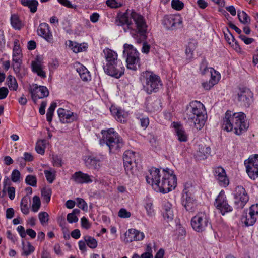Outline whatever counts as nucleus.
<instances>
[{"label": "nucleus", "mask_w": 258, "mask_h": 258, "mask_svg": "<svg viewBox=\"0 0 258 258\" xmlns=\"http://www.w3.org/2000/svg\"><path fill=\"white\" fill-rule=\"evenodd\" d=\"M182 22V18L179 15H166L162 20V24L167 29L173 30Z\"/></svg>", "instance_id": "obj_15"}, {"label": "nucleus", "mask_w": 258, "mask_h": 258, "mask_svg": "<svg viewBox=\"0 0 258 258\" xmlns=\"http://www.w3.org/2000/svg\"><path fill=\"white\" fill-rule=\"evenodd\" d=\"M105 63L103 68L104 72L115 78H119L124 74V67L121 60L118 59L116 52L109 48L103 50Z\"/></svg>", "instance_id": "obj_5"}, {"label": "nucleus", "mask_w": 258, "mask_h": 258, "mask_svg": "<svg viewBox=\"0 0 258 258\" xmlns=\"http://www.w3.org/2000/svg\"><path fill=\"white\" fill-rule=\"evenodd\" d=\"M171 6L174 9L180 11L183 9L184 4L180 0H172Z\"/></svg>", "instance_id": "obj_46"}, {"label": "nucleus", "mask_w": 258, "mask_h": 258, "mask_svg": "<svg viewBox=\"0 0 258 258\" xmlns=\"http://www.w3.org/2000/svg\"><path fill=\"white\" fill-rule=\"evenodd\" d=\"M84 240L89 248L94 249L97 247V241L94 237L90 236H85L84 237Z\"/></svg>", "instance_id": "obj_36"}, {"label": "nucleus", "mask_w": 258, "mask_h": 258, "mask_svg": "<svg viewBox=\"0 0 258 258\" xmlns=\"http://www.w3.org/2000/svg\"><path fill=\"white\" fill-rule=\"evenodd\" d=\"M124 167L127 174L130 175L133 174L134 165L124 164Z\"/></svg>", "instance_id": "obj_64"}, {"label": "nucleus", "mask_w": 258, "mask_h": 258, "mask_svg": "<svg viewBox=\"0 0 258 258\" xmlns=\"http://www.w3.org/2000/svg\"><path fill=\"white\" fill-rule=\"evenodd\" d=\"M76 70L83 81H87L90 80L91 76L89 72L85 67L81 64H78Z\"/></svg>", "instance_id": "obj_27"}, {"label": "nucleus", "mask_w": 258, "mask_h": 258, "mask_svg": "<svg viewBox=\"0 0 258 258\" xmlns=\"http://www.w3.org/2000/svg\"><path fill=\"white\" fill-rule=\"evenodd\" d=\"M124 242L130 243L134 241H141L145 238L144 233L135 229H130L125 234Z\"/></svg>", "instance_id": "obj_19"}, {"label": "nucleus", "mask_w": 258, "mask_h": 258, "mask_svg": "<svg viewBox=\"0 0 258 258\" xmlns=\"http://www.w3.org/2000/svg\"><path fill=\"white\" fill-rule=\"evenodd\" d=\"M218 83L217 78L213 79V80H210L209 81L203 82L202 83V86L203 88L207 90H210L214 85Z\"/></svg>", "instance_id": "obj_43"}, {"label": "nucleus", "mask_w": 258, "mask_h": 258, "mask_svg": "<svg viewBox=\"0 0 258 258\" xmlns=\"http://www.w3.org/2000/svg\"><path fill=\"white\" fill-rule=\"evenodd\" d=\"M246 171L250 178L255 180L258 178V154L250 156L244 161Z\"/></svg>", "instance_id": "obj_10"}, {"label": "nucleus", "mask_w": 258, "mask_h": 258, "mask_svg": "<svg viewBox=\"0 0 258 258\" xmlns=\"http://www.w3.org/2000/svg\"><path fill=\"white\" fill-rule=\"evenodd\" d=\"M182 204L187 211L191 212L194 210L195 204L188 187H185L183 190Z\"/></svg>", "instance_id": "obj_18"}, {"label": "nucleus", "mask_w": 258, "mask_h": 258, "mask_svg": "<svg viewBox=\"0 0 258 258\" xmlns=\"http://www.w3.org/2000/svg\"><path fill=\"white\" fill-rule=\"evenodd\" d=\"M214 206L222 215L232 211V207L228 203L226 196L223 190L221 191L215 199Z\"/></svg>", "instance_id": "obj_12"}, {"label": "nucleus", "mask_w": 258, "mask_h": 258, "mask_svg": "<svg viewBox=\"0 0 258 258\" xmlns=\"http://www.w3.org/2000/svg\"><path fill=\"white\" fill-rule=\"evenodd\" d=\"M103 159V157L100 158L91 156H87L84 159L86 166L89 168L98 169L100 167V162Z\"/></svg>", "instance_id": "obj_22"}, {"label": "nucleus", "mask_w": 258, "mask_h": 258, "mask_svg": "<svg viewBox=\"0 0 258 258\" xmlns=\"http://www.w3.org/2000/svg\"><path fill=\"white\" fill-rule=\"evenodd\" d=\"M37 33L39 36L43 38L47 42L49 43L53 42L52 34L47 23H42L40 24L37 29Z\"/></svg>", "instance_id": "obj_20"}, {"label": "nucleus", "mask_w": 258, "mask_h": 258, "mask_svg": "<svg viewBox=\"0 0 258 258\" xmlns=\"http://www.w3.org/2000/svg\"><path fill=\"white\" fill-rule=\"evenodd\" d=\"M110 110L112 114L115 116L117 120L121 122L124 121L125 114L121 110L115 107H111Z\"/></svg>", "instance_id": "obj_30"}, {"label": "nucleus", "mask_w": 258, "mask_h": 258, "mask_svg": "<svg viewBox=\"0 0 258 258\" xmlns=\"http://www.w3.org/2000/svg\"><path fill=\"white\" fill-rule=\"evenodd\" d=\"M57 113L60 121L63 123L72 122L76 120L77 117L76 113L61 108L58 109Z\"/></svg>", "instance_id": "obj_21"}, {"label": "nucleus", "mask_w": 258, "mask_h": 258, "mask_svg": "<svg viewBox=\"0 0 258 258\" xmlns=\"http://www.w3.org/2000/svg\"><path fill=\"white\" fill-rule=\"evenodd\" d=\"M11 24L13 28L16 30H20L22 27L21 21L19 17L16 14H13L11 17Z\"/></svg>", "instance_id": "obj_32"}, {"label": "nucleus", "mask_w": 258, "mask_h": 258, "mask_svg": "<svg viewBox=\"0 0 258 258\" xmlns=\"http://www.w3.org/2000/svg\"><path fill=\"white\" fill-rule=\"evenodd\" d=\"M31 66L32 71L34 73H36L38 76L42 78L46 77V73L43 70L44 66L40 61L36 60V61H32Z\"/></svg>", "instance_id": "obj_24"}, {"label": "nucleus", "mask_w": 258, "mask_h": 258, "mask_svg": "<svg viewBox=\"0 0 258 258\" xmlns=\"http://www.w3.org/2000/svg\"><path fill=\"white\" fill-rule=\"evenodd\" d=\"M25 182L27 184L35 187L37 185L36 177L31 175H27L25 179Z\"/></svg>", "instance_id": "obj_44"}, {"label": "nucleus", "mask_w": 258, "mask_h": 258, "mask_svg": "<svg viewBox=\"0 0 258 258\" xmlns=\"http://www.w3.org/2000/svg\"><path fill=\"white\" fill-rule=\"evenodd\" d=\"M123 55L126 58L127 68L136 71L140 67L139 53L132 45L124 44L123 45Z\"/></svg>", "instance_id": "obj_7"}, {"label": "nucleus", "mask_w": 258, "mask_h": 258, "mask_svg": "<svg viewBox=\"0 0 258 258\" xmlns=\"http://www.w3.org/2000/svg\"><path fill=\"white\" fill-rule=\"evenodd\" d=\"M178 139L181 142H185L187 140V136L185 132L181 128H178L176 132Z\"/></svg>", "instance_id": "obj_45"}, {"label": "nucleus", "mask_w": 258, "mask_h": 258, "mask_svg": "<svg viewBox=\"0 0 258 258\" xmlns=\"http://www.w3.org/2000/svg\"><path fill=\"white\" fill-rule=\"evenodd\" d=\"M41 202L40 198L37 196H35L33 198V203L32 205V210L34 212H37L40 208Z\"/></svg>", "instance_id": "obj_41"}, {"label": "nucleus", "mask_w": 258, "mask_h": 258, "mask_svg": "<svg viewBox=\"0 0 258 258\" xmlns=\"http://www.w3.org/2000/svg\"><path fill=\"white\" fill-rule=\"evenodd\" d=\"M145 208L147 211V214L149 216H152L154 213L153 204L151 202H147L145 204Z\"/></svg>", "instance_id": "obj_54"}, {"label": "nucleus", "mask_w": 258, "mask_h": 258, "mask_svg": "<svg viewBox=\"0 0 258 258\" xmlns=\"http://www.w3.org/2000/svg\"><path fill=\"white\" fill-rule=\"evenodd\" d=\"M118 216L122 218H127L131 216V213L125 209L121 208L118 213Z\"/></svg>", "instance_id": "obj_48"}, {"label": "nucleus", "mask_w": 258, "mask_h": 258, "mask_svg": "<svg viewBox=\"0 0 258 258\" xmlns=\"http://www.w3.org/2000/svg\"><path fill=\"white\" fill-rule=\"evenodd\" d=\"M76 200L77 202L78 206L80 208L83 210L87 209V206L86 203L83 199L78 198H77Z\"/></svg>", "instance_id": "obj_56"}, {"label": "nucleus", "mask_w": 258, "mask_h": 258, "mask_svg": "<svg viewBox=\"0 0 258 258\" xmlns=\"http://www.w3.org/2000/svg\"><path fill=\"white\" fill-rule=\"evenodd\" d=\"M20 172L17 169L14 170L11 174V179L14 182H17L20 181Z\"/></svg>", "instance_id": "obj_49"}, {"label": "nucleus", "mask_w": 258, "mask_h": 258, "mask_svg": "<svg viewBox=\"0 0 258 258\" xmlns=\"http://www.w3.org/2000/svg\"><path fill=\"white\" fill-rule=\"evenodd\" d=\"M21 4L26 7H28L31 13L37 11L38 2L37 0H21Z\"/></svg>", "instance_id": "obj_28"}, {"label": "nucleus", "mask_w": 258, "mask_h": 258, "mask_svg": "<svg viewBox=\"0 0 258 258\" xmlns=\"http://www.w3.org/2000/svg\"><path fill=\"white\" fill-rule=\"evenodd\" d=\"M67 220L69 223H76L78 221V218L76 215L69 213L67 216Z\"/></svg>", "instance_id": "obj_55"}, {"label": "nucleus", "mask_w": 258, "mask_h": 258, "mask_svg": "<svg viewBox=\"0 0 258 258\" xmlns=\"http://www.w3.org/2000/svg\"><path fill=\"white\" fill-rule=\"evenodd\" d=\"M237 16L241 23L245 24L250 22V18L245 12L238 11Z\"/></svg>", "instance_id": "obj_38"}, {"label": "nucleus", "mask_w": 258, "mask_h": 258, "mask_svg": "<svg viewBox=\"0 0 258 258\" xmlns=\"http://www.w3.org/2000/svg\"><path fill=\"white\" fill-rule=\"evenodd\" d=\"M7 84L10 90L16 91L17 90L18 85L16 78L14 76L12 75L8 76Z\"/></svg>", "instance_id": "obj_35"}, {"label": "nucleus", "mask_w": 258, "mask_h": 258, "mask_svg": "<svg viewBox=\"0 0 258 258\" xmlns=\"http://www.w3.org/2000/svg\"><path fill=\"white\" fill-rule=\"evenodd\" d=\"M69 46L75 53H78L84 50H85L87 48V44L83 43L79 44L76 42L69 41Z\"/></svg>", "instance_id": "obj_29"}, {"label": "nucleus", "mask_w": 258, "mask_h": 258, "mask_svg": "<svg viewBox=\"0 0 258 258\" xmlns=\"http://www.w3.org/2000/svg\"><path fill=\"white\" fill-rule=\"evenodd\" d=\"M143 90L148 94L158 92L163 84L160 77L151 71H145L140 77Z\"/></svg>", "instance_id": "obj_6"}, {"label": "nucleus", "mask_w": 258, "mask_h": 258, "mask_svg": "<svg viewBox=\"0 0 258 258\" xmlns=\"http://www.w3.org/2000/svg\"><path fill=\"white\" fill-rule=\"evenodd\" d=\"M106 4L111 8H117L121 6V4L118 3L116 0H107Z\"/></svg>", "instance_id": "obj_53"}, {"label": "nucleus", "mask_w": 258, "mask_h": 258, "mask_svg": "<svg viewBox=\"0 0 258 258\" xmlns=\"http://www.w3.org/2000/svg\"><path fill=\"white\" fill-rule=\"evenodd\" d=\"M224 34L226 40L229 44L233 43L235 39L228 29L226 30V32H224Z\"/></svg>", "instance_id": "obj_47"}, {"label": "nucleus", "mask_w": 258, "mask_h": 258, "mask_svg": "<svg viewBox=\"0 0 258 258\" xmlns=\"http://www.w3.org/2000/svg\"><path fill=\"white\" fill-rule=\"evenodd\" d=\"M38 218L41 224L44 225L48 223L49 220V215L46 212H41L38 214Z\"/></svg>", "instance_id": "obj_42"}, {"label": "nucleus", "mask_w": 258, "mask_h": 258, "mask_svg": "<svg viewBox=\"0 0 258 258\" xmlns=\"http://www.w3.org/2000/svg\"><path fill=\"white\" fill-rule=\"evenodd\" d=\"M52 189L50 188L44 187L41 190V195L43 202L48 204L51 199Z\"/></svg>", "instance_id": "obj_34"}, {"label": "nucleus", "mask_w": 258, "mask_h": 258, "mask_svg": "<svg viewBox=\"0 0 258 258\" xmlns=\"http://www.w3.org/2000/svg\"><path fill=\"white\" fill-rule=\"evenodd\" d=\"M239 37L244 42L245 44L247 45L250 44L254 41V39L253 38L247 37L244 35H240Z\"/></svg>", "instance_id": "obj_58"}, {"label": "nucleus", "mask_w": 258, "mask_h": 258, "mask_svg": "<svg viewBox=\"0 0 258 258\" xmlns=\"http://www.w3.org/2000/svg\"><path fill=\"white\" fill-rule=\"evenodd\" d=\"M9 93L7 88L2 87L0 88V100L6 98Z\"/></svg>", "instance_id": "obj_57"}, {"label": "nucleus", "mask_w": 258, "mask_h": 258, "mask_svg": "<svg viewBox=\"0 0 258 258\" xmlns=\"http://www.w3.org/2000/svg\"><path fill=\"white\" fill-rule=\"evenodd\" d=\"M249 213L258 217V204L252 205L249 208Z\"/></svg>", "instance_id": "obj_60"}, {"label": "nucleus", "mask_w": 258, "mask_h": 258, "mask_svg": "<svg viewBox=\"0 0 258 258\" xmlns=\"http://www.w3.org/2000/svg\"><path fill=\"white\" fill-rule=\"evenodd\" d=\"M32 99L36 101L38 99H43L49 95V92L47 88L44 86H38L37 84H33L30 89Z\"/></svg>", "instance_id": "obj_14"}, {"label": "nucleus", "mask_w": 258, "mask_h": 258, "mask_svg": "<svg viewBox=\"0 0 258 258\" xmlns=\"http://www.w3.org/2000/svg\"><path fill=\"white\" fill-rule=\"evenodd\" d=\"M214 176L219 184L223 187H226L229 184V179L225 170L221 167H217L214 169Z\"/></svg>", "instance_id": "obj_16"}, {"label": "nucleus", "mask_w": 258, "mask_h": 258, "mask_svg": "<svg viewBox=\"0 0 258 258\" xmlns=\"http://www.w3.org/2000/svg\"><path fill=\"white\" fill-rule=\"evenodd\" d=\"M140 123L141 126L146 128L149 124V119L148 117H143L140 119Z\"/></svg>", "instance_id": "obj_61"}, {"label": "nucleus", "mask_w": 258, "mask_h": 258, "mask_svg": "<svg viewBox=\"0 0 258 258\" xmlns=\"http://www.w3.org/2000/svg\"><path fill=\"white\" fill-rule=\"evenodd\" d=\"M191 225L193 229L198 232H202L210 225L208 215L205 212H199L191 220Z\"/></svg>", "instance_id": "obj_8"}, {"label": "nucleus", "mask_w": 258, "mask_h": 258, "mask_svg": "<svg viewBox=\"0 0 258 258\" xmlns=\"http://www.w3.org/2000/svg\"><path fill=\"white\" fill-rule=\"evenodd\" d=\"M23 253L24 256H28L33 253L35 250L34 247L29 242L23 243Z\"/></svg>", "instance_id": "obj_33"}, {"label": "nucleus", "mask_w": 258, "mask_h": 258, "mask_svg": "<svg viewBox=\"0 0 258 258\" xmlns=\"http://www.w3.org/2000/svg\"><path fill=\"white\" fill-rule=\"evenodd\" d=\"M222 126L225 131H233L236 135H240L247 130L249 123L246 121V115L244 113H232L228 110L223 119Z\"/></svg>", "instance_id": "obj_3"}, {"label": "nucleus", "mask_w": 258, "mask_h": 258, "mask_svg": "<svg viewBox=\"0 0 258 258\" xmlns=\"http://www.w3.org/2000/svg\"><path fill=\"white\" fill-rule=\"evenodd\" d=\"M197 46V43L195 40H190L185 49V54L187 59H191L193 58L194 51Z\"/></svg>", "instance_id": "obj_26"}, {"label": "nucleus", "mask_w": 258, "mask_h": 258, "mask_svg": "<svg viewBox=\"0 0 258 258\" xmlns=\"http://www.w3.org/2000/svg\"><path fill=\"white\" fill-rule=\"evenodd\" d=\"M138 155L135 152L132 150H127L125 151L123 156V160H127L135 162L137 156Z\"/></svg>", "instance_id": "obj_37"}, {"label": "nucleus", "mask_w": 258, "mask_h": 258, "mask_svg": "<svg viewBox=\"0 0 258 258\" xmlns=\"http://www.w3.org/2000/svg\"><path fill=\"white\" fill-rule=\"evenodd\" d=\"M44 173L45 174V177L47 180V181L52 183L54 181L55 179L56 176V172L54 170H45L44 171Z\"/></svg>", "instance_id": "obj_39"}, {"label": "nucleus", "mask_w": 258, "mask_h": 258, "mask_svg": "<svg viewBox=\"0 0 258 258\" xmlns=\"http://www.w3.org/2000/svg\"><path fill=\"white\" fill-rule=\"evenodd\" d=\"M101 133L102 135L101 143L106 144V145L112 144L117 145L123 144L121 137L113 128H110L107 130H102Z\"/></svg>", "instance_id": "obj_9"}, {"label": "nucleus", "mask_w": 258, "mask_h": 258, "mask_svg": "<svg viewBox=\"0 0 258 258\" xmlns=\"http://www.w3.org/2000/svg\"><path fill=\"white\" fill-rule=\"evenodd\" d=\"M18 42H19L18 40L15 41L14 46L13 48V53H16V55H20L21 50Z\"/></svg>", "instance_id": "obj_59"}, {"label": "nucleus", "mask_w": 258, "mask_h": 258, "mask_svg": "<svg viewBox=\"0 0 258 258\" xmlns=\"http://www.w3.org/2000/svg\"><path fill=\"white\" fill-rule=\"evenodd\" d=\"M211 148L209 146H200L194 153L195 158L198 160H205L210 155Z\"/></svg>", "instance_id": "obj_23"}, {"label": "nucleus", "mask_w": 258, "mask_h": 258, "mask_svg": "<svg viewBox=\"0 0 258 258\" xmlns=\"http://www.w3.org/2000/svg\"><path fill=\"white\" fill-rule=\"evenodd\" d=\"M81 227L85 229H88L91 227V224L88 220L85 217H83L81 219Z\"/></svg>", "instance_id": "obj_51"}, {"label": "nucleus", "mask_w": 258, "mask_h": 258, "mask_svg": "<svg viewBox=\"0 0 258 258\" xmlns=\"http://www.w3.org/2000/svg\"><path fill=\"white\" fill-rule=\"evenodd\" d=\"M8 194L11 200H13L15 196V189L13 187H9L8 188Z\"/></svg>", "instance_id": "obj_62"}, {"label": "nucleus", "mask_w": 258, "mask_h": 258, "mask_svg": "<svg viewBox=\"0 0 258 258\" xmlns=\"http://www.w3.org/2000/svg\"><path fill=\"white\" fill-rule=\"evenodd\" d=\"M208 63L206 61V60L204 58L200 66V71L201 72V73L202 75L205 74L206 72L208 70L209 68H208Z\"/></svg>", "instance_id": "obj_50"}, {"label": "nucleus", "mask_w": 258, "mask_h": 258, "mask_svg": "<svg viewBox=\"0 0 258 258\" xmlns=\"http://www.w3.org/2000/svg\"><path fill=\"white\" fill-rule=\"evenodd\" d=\"M234 204L236 208L242 209L249 200V196L245 188L241 185L236 186L234 191Z\"/></svg>", "instance_id": "obj_11"}, {"label": "nucleus", "mask_w": 258, "mask_h": 258, "mask_svg": "<svg viewBox=\"0 0 258 258\" xmlns=\"http://www.w3.org/2000/svg\"><path fill=\"white\" fill-rule=\"evenodd\" d=\"M237 97L240 105L248 107L252 102L253 93L249 89L242 88L239 89Z\"/></svg>", "instance_id": "obj_13"}, {"label": "nucleus", "mask_w": 258, "mask_h": 258, "mask_svg": "<svg viewBox=\"0 0 258 258\" xmlns=\"http://www.w3.org/2000/svg\"><path fill=\"white\" fill-rule=\"evenodd\" d=\"M57 1L61 5L68 8L76 9L77 8L76 5L72 4L71 2L69 0H57Z\"/></svg>", "instance_id": "obj_52"}, {"label": "nucleus", "mask_w": 258, "mask_h": 258, "mask_svg": "<svg viewBox=\"0 0 258 258\" xmlns=\"http://www.w3.org/2000/svg\"><path fill=\"white\" fill-rule=\"evenodd\" d=\"M131 17L134 23L129 19L128 14L124 13L118 15L115 24L117 26H122L124 32L130 31L131 33H139L144 38L145 37L147 30V25L143 16L134 11L131 14Z\"/></svg>", "instance_id": "obj_2"}, {"label": "nucleus", "mask_w": 258, "mask_h": 258, "mask_svg": "<svg viewBox=\"0 0 258 258\" xmlns=\"http://www.w3.org/2000/svg\"><path fill=\"white\" fill-rule=\"evenodd\" d=\"M148 184L157 192L168 193L177 186V178L174 171L168 168L158 169L152 167L146 175Z\"/></svg>", "instance_id": "obj_1"}, {"label": "nucleus", "mask_w": 258, "mask_h": 258, "mask_svg": "<svg viewBox=\"0 0 258 258\" xmlns=\"http://www.w3.org/2000/svg\"><path fill=\"white\" fill-rule=\"evenodd\" d=\"M17 230L22 238H25L26 237V231L23 226H18Z\"/></svg>", "instance_id": "obj_63"}, {"label": "nucleus", "mask_w": 258, "mask_h": 258, "mask_svg": "<svg viewBox=\"0 0 258 258\" xmlns=\"http://www.w3.org/2000/svg\"><path fill=\"white\" fill-rule=\"evenodd\" d=\"M257 219V217L249 213L245 217L242 218V220L245 226H249L253 225L256 222Z\"/></svg>", "instance_id": "obj_31"}, {"label": "nucleus", "mask_w": 258, "mask_h": 258, "mask_svg": "<svg viewBox=\"0 0 258 258\" xmlns=\"http://www.w3.org/2000/svg\"><path fill=\"white\" fill-rule=\"evenodd\" d=\"M165 212L163 213V216L168 221H171L174 217V214L172 209L168 205L165 206Z\"/></svg>", "instance_id": "obj_40"}, {"label": "nucleus", "mask_w": 258, "mask_h": 258, "mask_svg": "<svg viewBox=\"0 0 258 258\" xmlns=\"http://www.w3.org/2000/svg\"><path fill=\"white\" fill-rule=\"evenodd\" d=\"M189 123H193L197 130H201L207 119V113L204 105L200 101H193L186 107L185 117Z\"/></svg>", "instance_id": "obj_4"}, {"label": "nucleus", "mask_w": 258, "mask_h": 258, "mask_svg": "<svg viewBox=\"0 0 258 258\" xmlns=\"http://www.w3.org/2000/svg\"><path fill=\"white\" fill-rule=\"evenodd\" d=\"M92 177L89 174L79 171L72 175L71 180L77 184H88L93 182Z\"/></svg>", "instance_id": "obj_17"}, {"label": "nucleus", "mask_w": 258, "mask_h": 258, "mask_svg": "<svg viewBox=\"0 0 258 258\" xmlns=\"http://www.w3.org/2000/svg\"><path fill=\"white\" fill-rule=\"evenodd\" d=\"M31 204L30 198L25 196L21 199L20 203L21 211L23 214L28 215L29 213Z\"/></svg>", "instance_id": "obj_25"}]
</instances>
